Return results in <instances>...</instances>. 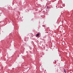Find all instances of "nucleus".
Segmentation results:
<instances>
[{"label":"nucleus","instance_id":"1","mask_svg":"<svg viewBox=\"0 0 73 73\" xmlns=\"http://www.w3.org/2000/svg\"><path fill=\"white\" fill-rule=\"evenodd\" d=\"M36 36H39V34L38 33L36 35Z\"/></svg>","mask_w":73,"mask_h":73},{"label":"nucleus","instance_id":"2","mask_svg":"<svg viewBox=\"0 0 73 73\" xmlns=\"http://www.w3.org/2000/svg\"><path fill=\"white\" fill-rule=\"evenodd\" d=\"M64 72H65V73H66V70H65V69L64 70Z\"/></svg>","mask_w":73,"mask_h":73}]
</instances>
